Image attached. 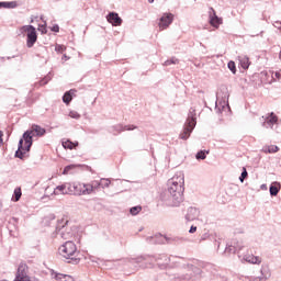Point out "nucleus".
I'll return each mask as SVG.
<instances>
[{"label": "nucleus", "instance_id": "2f4dec72", "mask_svg": "<svg viewBox=\"0 0 281 281\" xmlns=\"http://www.w3.org/2000/svg\"><path fill=\"white\" fill-rule=\"evenodd\" d=\"M74 168V166H67L64 169V175H68V172Z\"/></svg>", "mask_w": 281, "mask_h": 281}, {"label": "nucleus", "instance_id": "f257e3e1", "mask_svg": "<svg viewBox=\"0 0 281 281\" xmlns=\"http://www.w3.org/2000/svg\"><path fill=\"white\" fill-rule=\"evenodd\" d=\"M45 128L41 127V125H32L31 130L26 131L23 134V138L19 142V148L15 151V157L19 159H23L26 153H30V148H32L33 137H43L45 135Z\"/></svg>", "mask_w": 281, "mask_h": 281}, {"label": "nucleus", "instance_id": "2eb2a0df", "mask_svg": "<svg viewBox=\"0 0 281 281\" xmlns=\"http://www.w3.org/2000/svg\"><path fill=\"white\" fill-rule=\"evenodd\" d=\"M266 124H269L270 126L278 124V116L273 113H270L269 117H267L266 122L263 123V126H266Z\"/></svg>", "mask_w": 281, "mask_h": 281}, {"label": "nucleus", "instance_id": "ea45409f", "mask_svg": "<svg viewBox=\"0 0 281 281\" xmlns=\"http://www.w3.org/2000/svg\"><path fill=\"white\" fill-rule=\"evenodd\" d=\"M155 2V0H148V3H154Z\"/></svg>", "mask_w": 281, "mask_h": 281}, {"label": "nucleus", "instance_id": "7c9ffc66", "mask_svg": "<svg viewBox=\"0 0 281 281\" xmlns=\"http://www.w3.org/2000/svg\"><path fill=\"white\" fill-rule=\"evenodd\" d=\"M273 25H274V27H276L277 30H279V31L281 32V22H280V21H276V22L273 23Z\"/></svg>", "mask_w": 281, "mask_h": 281}, {"label": "nucleus", "instance_id": "4c0bfd02", "mask_svg": "<svg viewBox=\"0 0 281 281\" xmlns=\"http://www.w3.org/2000/svg\"><path fill=\"white\" fill-rule=\"evenodd\" d=\"M263 280H265L263 278H255L251 281H263Z\"/></svg>", "mask_w": 281, "mask_h": 281}, {"label": "nucleus", "instance_id": "6e6552de", "mask_svg": "<svg viewBox=\"0 0 281 281\" xmlns=\"http://www.w3.org/2000/svg\"><path fill=\"white\" fill-rule=\"evenodd\" d=\"M30 267L24 261H21L18 266L15 278L13 281L23 280V278H27L30 274Z\"/></svg>", "mask_w": 281, "mask_h": 281}, {"label": "nucleus", "instance_id": "a211bd4d", "mask_svg": "<svg viewBox=\"0 0 281 281\" xmlns=\"http://www.w3.org/2000/svg\"><path fill=\"white\" fill-rule=\"evenodd\" d=\"M278 192H280V183L274 182L270 187V194L271 196H278Z\"/></svg>", "mask_w": 281, "mask_h": 281}, {"label": "nucleus", "instance_id": "1a4fd4ad", "mask_svg": "<svg viewBox=\"0 0 281 281\" xmlns=\"http://www.w3.org/2000/svg\"><path fill=\"white\" fill-rule=\"evenodd\" d=\"M109 186H111V181L106 178H102L100 181L93 180L90 182L92 194L97 190H100V188L104 189V188H109Z\"/></svg>", "mask_w": 281, "mask_h": 281}, {"label": "nucleus", "instance_id": "dca6fc26", "mask_svg": "<svg viewBox=\"0 0 281 281\" xmlns=\"http://www.w3.org/2000/svg\"><path fill=\"white\" fill-rule=\"evenodd\" d=\"M74 93H76L75 90H70L66 92L63 97V102H65V104H69V102H71V100L74 99L72 98Z\"/></svg>", "mask_w": 281, "mask_h": 281}, {"label": "nucleus", "instance_id": "a19ab883", "mask_svg": "<svg viewBox=\"0 0 281 281\" xmlns=\"http://www.w3.org/2000/svg\"><path fill=\"white\" fill-rule=\"evenodd\" d=\"M64 58L67 60V55H64Z\"/></svg>", "mask_w": 281, "mask_h": 281}, {"label": "nucleus", "instance_id": "5701e85b", "mask_svg": "<svg viewBox=\"0 0 281 281\" xmlns=\"http://www.w3.org/2000/svg\"><path fill=\"white\" fill-rule=\"evenodd\" d=\"M0 8L13 9L16 8V2H0Z\"/></svg>", "mask_w": 281, "mask_h": 281}, {"label": "nucleus", "instance_id": "bb28decb", "mask_svg": "<svg viewBox=\"0 0 281 281\" xmlns=\"http://www.w3.org/2000/svg\"><path fill=\"white\" fill-rule=\"evenodd\" d=\"M21 195H22V193H21V188H16V189L14 190V201H15V202H16V201H20Z\"/></svg>", "mask_w": 281, "mask_h": 281}, {"label": "nucleus", "instance_id": "f3484780", "mask_svg": "<svg viewBox=\"0 0 281 281\" xmlns=\"http://www.w3.org/2000/svg\"><path fill=\"white\" fill-rule=\"evenodd\" d=\"M263 153H278V150H280V147L276 146V145H267L262 148Z\"/></svg>", "mask_w": 281, "mask_h": 281}, {"label": "nucleus", "instance_id": "9d476101", "mask_svg": "<svg viewBox=\"0 0 281 281\" xmlns=\"http://www.w3.org/2000/svg\"><path fill=\"white\" fill-rule=\"evenodd\" d=\"M173 19H175V15H172V13H165L160 18V22H159L160 30H166V27H168L170 23H172Z\"/></svg>", "mask_w": 281, "mask_h": 281}, {"label": "nucleus", "instance_id": "0eeeda50", "mask_svg": "<svg viewBox=\"0 0 281 281\" xmlns=\"http://www.w3.org/2000/svg\"><path fill=\"white\" fill-rule=\"evenodd\" d=\"M209 23L215 30H218V27L223 25V18L216 15V10H214V8L209 9Z\"/></svg>", "mask_w": 281, "mask_h": 281}, {"label": "nucleus", "instance_id": "aec40b11", "mask_svg": "<svg viewBox=\"0 0 281 281\" xmlns=\"http://www.w3.org/2000/svg\"><path fill=\"white\" fill-rule=\"evenodd\" d=\"M76 146H78V143H74L71 140L63 142V147L68 148L69 150H74V148H76Z\"/></svg>", "mask_w": 281, "mask_h": 281}, {"label": "nucleus", "instance_id": "f8f14e48", "mask_svg": "<svg viewBox=\"0 0 281 281\" xmlns=\"http://www.w3.org/2000/svg\"><path fill=\"white\" fill-rule=\"evenodd\" d=\"M54 194H71L69 183L56 187L54 190Z\"/></svg>", "mask_w": 281, "mask_h": 281}, {"label": "nucleus", "instance_id": "e433bc0d", "mask_svg": "<svg viewBox=\"0 0 281 281\" xmlns=\"http://www.w3.org/2000/svg\"><path fill=\"white\" fill-rule=\"evenodd\" d=\"M126 131H135V127L134 126H126V128H125Z\"/></svg>", "mask_w": 281, "mask_h": 281}, {"label": "nucleus", "instance_id": "6ab92c4d", "mask_svg": "<svg viewBox=\"0 0 281 281\" xmlns=\"http://www.w3.org/2000/svg\"><path fill=\"white\" fill-rule=\"evenodd\" d=\"M55 280L56 281H74V278L67 274H55Z\"/></svg>", "mask_w": 281, "mask_h": 281}, {"label": "nucleus", "instance_id": "39448f33", "mask_svg": "<svg viewBox=\"0 0 281 281\" xmlns=\"http://www.w3.org/2000/svg\"><path fill=\"white\" fill-rule=\"evenodd\" d=\"M169 192L178 203L183 201V180L179 178L177 187L169 184Z\"/></svg>", "mask_w": 281, "mask_h": 281}, {"label": "nucleus", "instance_id": "c85d7f7f", "mask_svg": "<svg viewBox=\"0 0 281 281\" xmlns=\"http://www.w3.org/2000/svg\"><path fill=\"white\" fill-rule=\"evenodd\" d=\"M247 169L244 168V171L241 172V176L239 177V181L243 183L245 181V179H247Z\"/></svg>", "mask_w": 281, "mask_h": 281}, {"label": "nucleus", "instance_id": "473e14b6", "mask_svg": "<svg viewBox=\"0 0 281 281\" xmlns=\"http://www.w3.org/2000/svg\"><path fill=\"white\" fill-rule=\"evenodd\" d=\"M70 117H74L75 120H78V117H80V114H78L76 112H70Z\"/></svg>", "mask_w": 281, "mask_h": 281}, {"label": "nucleus", "instance_id": "9b49d317", "mask_svg": "<svg viewBox=\"0 0 281 281\" xmlns=\"http://www.w3.org/2000/svg\"><path fill=\"white\" fill-rule=\"evenodd\" d=\"M106 19L111 23V25H114V26L122 25V18H120L117 13L112 12L106 16Z\"/></svg>", "mask_w": 281, "mask_h": 281}, {"label": "nucleus", "instance_id": "72a5a7b5", "mask_svg": "<svg viewBox=\"0 0 281 281\" xmlns=\"http://www.w3.org/2000/svg\"><path fill=\"white\" fill-rule=\"evenodd\" d=\"M274 78H277V80H281V70L274 72Z\"/></svg>", "mask_w": 281, "mask_h": 281}, {"label": "nucleus", "instance_id": "c9c22d12", "mask_svg": "<svg viewBox=\"0 0 281 281\" xmlns=\"http://www.w3.org/2000/svg\"><path fill=\"white\" fill-rule=\"evenodd\" d=\"M189 232H190V234H194V232H196V226H191Z\"/></svg>", "mask_w": 281, "mask_h": 281}, {"label": "nucleus", "instance_id": "58836bf2", "mask_svg": "<svg viewBox=\"0 0 281 281\" xmlns=\"http://www.w3.org/2000/svg\"><path fill=\"white\" fill-rule=\"evenodd\" d=\"M3 132H0V142H3Z\"/></svg>", "mask_w": 281, "mask_h": 281}, {"label": "nucleus", "instance_id": "4be33fe9", "mask_svg": "<svg viewBox=\"0 0 281 281\" xmlns=\"http://www.w3.org/2000/svg\"><path fill=\"white\" fill-rule=\"evenodd\" d=\"M165 67H169V65H179V59L177 57H171L170 59L165 61Z\"/></svg>", "mask_w": 281, "mask_h": 281}, {"label": "nucleus", "instance_id": "412c9836", "mask_svg": "<svg viewBox=\"0 0 281 281\" xmlns=\"http://www.w3.org/2000/svg\"><path fill=\"white\" fill-rule=\"evenodd\" d=\"M179 179H182V183H184L183 176L180 175V176H175L173 178H171L168 182L169 186H173L177 188V183H179Z\"/></svg>", "mask_w": 281, "mask_h": 281}, {"label": "nucleus", "instance_id": "423d86ee", "mask_svg": "<svg viewBox=\"0 0 281 281\" xmlns=\"http://www.w3.org/2000/svg\"><path fill=\"white\" fill-rule=\"evenodd\" d=\"M194 126H196V119L194 116L188 117L184 130L180 134V139H188L192 134V131H194Z\"/></svg>", "mask_w": 281, "mask_h": 281}, {"label": "nucleus", "instance_id": "7ed1b4c3", "mask_svg": "<svg viewBox=\"0 0 281 281\" xmlns=\"http://www.w3.org/2000/svg\"><path fill=\"white\" fill-rule=\"evenodd\" d=\"M70 194L76 196H87L92 194L91 182L81 183V182H69Z\"/></svg>", "mask_w": 281, "mask_h": 281}, {"label": "nucleus", "instance_id": "b1692460", "mask_svg": "<svg viewBox=\"0 0 281 281\" xmlns=\"http://www.w3.org/2000/svg\"><path fill=\"white\" fill-rule=\"evenodd\" d=\"M207 155H210V151L200 150V151L196 154L195 158H196V159H205V157H207Z\"/></svg>", "mask_w": 281, "mask_h": 281}, {"label": "nucleus", "instance_id": "4468645a", "mask_svg": "<svg viewBox=\"0 0 281 281\" xmlns=\"http://www.w3.org/2000/svg\"><path fill=\"white\" fill-rule=\"evenodd\" d=\"M239 63L243 69H249V66L251 65L249 57L247 56H239Z\"/></svg>", "mask_w": 281, "mask_h": 281}, {"label": "nucleus", "instance_id": "a878e982", "mask_svg": "<svg viewBox=\"0 0 281 281\" xmlns=\"http://www.w3.org/2000/svg\"><path fill=\"white\" fill-rule=\"evenodd\" d=\"M55 50L57 52V54H63V52L67 50V46H65V45H56L55 46Z\"/></svg>", "mask_w": 281, "mask_h": 281}, {"label": "nucleus", "instance_id": "20e7f679", "mask_svg": "<svg viewBox=\"0 0 281 281\" xmlns=\"http://www.w3.org/2000/svg\"><path fill=\"white\" fill-rule=\"evenodd\" d=\"M22 34H26V45L27 47H34V43H36L38 36L36 35V29L32 25H24L20 29Z\"/></svg>", "mask_w": 281, "mask_h": 281}, {"label": "nucleus", "instance_id": "cd10ccee", "mask_svg": "<svg viewBox=\"0 0 281 281\" xmlns=\"http://www.w3.org/2000/svg\"><path fill=\"white\" fill-rule=\"evenodd\" d=\"M228 69H229L233 74H236V63L229 61V63H228Z\"/></svg>", "mask_w": 281, "mask_h": 281}, {"label": "nucleus", "instance_id": "ddd939ff", "mask_svg": "<svg viewBox=\"0 0 281 281\" xmlns=\"http://www.w3.org/2000/svg\"><path fill=\"white\" fill-rule=\"evenodd\" d=\"M244 260H246V262H249L250 265H260V262H262V259L260 257H256L254 255L245 256Z\"/></svg>", "mask_w": 281, "mask_h": 281}, {"label": "nucleus", "instance_id": "c756f323", "mask_svg": "<svg viewBox=\"0 0 281 281\" xmlns=\"http://www.w3.org/2000/svg\"><path fill=\"white\" fill-rule=\"evenodd\" d=\"M38 31L42 32V34H47V26L44 25H40L38 26Z\"/></svg>", "mask_w": 281, "mask_h": 281}, {"label": "nucleus", "instance_id": "f704fd0d", "mask_svg": "<svg viewBox=\"0 0 281 281\" xmlns=\"http://www.w3.org/2000/svg\"><path fill=\"white\" fill-rule=\"evenodd\" d=\"M52 32H60V27L58 25H54L52 27Z\"/></svg>", "mask_w": 281, "mask_h": 281}, {"label": "nucleus", "instance_id": "393cba45", "mask_svg": "<svg viewBox=\"0 0 281 281\" xmlns=\"http://www.w3.org/2000/svg\"><path fill=\"white\" fill-rule=\"evenodd\" d=\"M139 212H142V206H133L130 210V213L132 214V216H137V214H139Z\"/></svg>", "mask_w": 281, "mask_h": 281}, {"label": "nucleus", "instance_id": "f03ea898", "mask_svg": "<svg viewBox=\"0 0 281 281\" xmlns=\"http://www.w3.org/2000/svg\"><path fill=\"white\" fill-rule=\"evenodd\" d=\"M59 254L63 258L67 260H72L74 262H80V252L78 251V246L74 244V241H66L64 245L59 247Z\"/></svg>", "mask_w": 281, "mask_h": 281}]
</instances>
